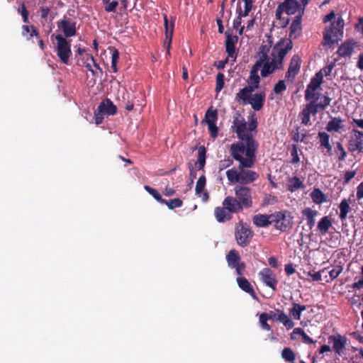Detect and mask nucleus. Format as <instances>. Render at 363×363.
Here are the masks:
<instances>
[{
  "instance_id": "46",
  "label": "nucleus",
  "mask_w": 363,
  "mask_h": 363,
  "mask_svg": "<svg viewBox=\"0 0 363 363\" xmlns=\"http://www.w3.org/2000/svg\"><path fill=\"white\" fill-rule=\"evenodd\" d=\"M106 115L102 110L100 111V106L99 105L97 109L94 112V120L96 125H99L103 123L104 116Z\"/></svg>"
},
{
  "instance_id": "3",
  "label": "nucleus",
  "mask_w": 363,
  "mask_h": 363,
  "mask_svg": "<svg viewBox=\"0 0 363 363\" xmlns=\"http://www.w3.org/2000/svg\"><path fill=\"white\" fill-rule=\"evenodd\" d=\"M235 197L226 196L238 212L252 206V189L247 186H235Z\"/></svg>"
},
{
  "instance_id": "48",
  "label": "nucleus",
  "mask_w": 363,
  "mask_h": 363,
  "mask_svg": "<svg viewBox=\"0 0 363 363\" xmlns=\"http://www.w3.org/2000/svg\"><path fill=\"white\" fill-rule=\"evenodd\" d=\"M106 6H105L104 7V10L106 11V12H108V13H111V12H113V13H115L116 11V8L117 6H118V1H116V0H113V1H109V2L106 3Z\"/></svg>"
},
{
  "instance_id": "23",
  "label": "nucleus",
  "mask_w": 363,
  "mask_h": 363,
  "mask_svg": "<svg viewBox=\"0 0 363 363\" xmlns=\"http://www.w3.org/2000/svg\"><path fill=\"white\" fill-rule=\"evenodd\" d=\"M237 283L239 287L244 291L245 292L249 294L253 298H257L255 291L252 286V284L249 282V281L245 277H238Z\"/></svg>"
},
{
  "instance_id": "33",
  "label": "nucleus",
  "mask_w": 363,
  "mask_h": 363,
  "mask_svg": "<svg viewBox=\"0 0 363 363\" xmlns=\"http://www.w3.org/2000/svg\"><path fill=\"white\" fill-rule=\"evenodd\" d=\"M330 101H331V99L329 98L328 96H323L320 99L319 102H318V101H311L310 103L313 104V106H314L313 108H315L317 110V112H318L319 110H323L327 106H328L330 105Z\"/></svg>"
},
{
  "instance_id": "63",
  "label": "nucleus",
  "mask_w": 363,
  "mask_h": 363,
  "mask_svg": "<svg viewBox=\"0 0 363 363\" xmlns=\"http://www.w3.org/2000/svg\"><path fill=\"white\" fill-rule=\"evenodd\" d=\"M50 11V9L48 7L42 6L40 9V16L42 18L46 19L48 16Z\"/></svg>"
},
{
  "instance_id": "19",
  "label": "nucleus",
  "mask_w": 363,
  "mask_h": 363,
  "mask_svg": "<svg viewBox=\"0 0 363 363\" xmlns=\"http://www.w3.org/2000/svg\"><path fill=\"white\" fill-rule=\"evenodd\" d=\"M276 217L273 225L281 231H286L291 227L290 220L287 218L286 213L277 212L274 213Z\"/></svg>"
},
{
  "instance_id": "51",
  "label": "nucleus",
  "mask_w": 363,
  "mask_h": 363,
  "mask_svg": "<svg viewBox=\"0 0 363 363\" xmlns=\"http://www.w3.org/2000/svg\"><path fill=\"white\" fill-rule=\"evenodd\" d=\"M295 61V57H293L291 58V64L289 66V68L288 69V72L286 73V79L287 80H289L291 77L294 78L295 77V65L294 64V62Z\"/></svg>"
},
{
  "instance_id": "9",
  "label": "nucleus",
  "mask_w": 363,
  "mask_h": 363,
  "mask_svg": "<svg viewBox=\"0 0 363 363\" xmlns=\"http://www.w3.org/2000/svg\"><path fill=\"white\" fill-rule=\"evenodd\" d=\"M295 13V0H284L280 3L276 10V18L282 20L285 26L289 24V16Z\"/></svg>"
},
{
  "instance_id": "52",
  "label": "nucleus",
  "mask_w": 363,
  "mask_h": 363,
  "mask_svg": "<svg viewBox=\"0 0 363 363\" xmlns=\"http://www.w3.org/2000/svg\"><path fill=\"white\" fill-rule=\"evenodd\" d=\"M207 125H208V128L211 136L213 138H216L218 134V128L216 123L211 122V123H207Z\"/></svg>"
},
{
  "instance_id": "8",
  "label": "nucleus",
  "mask_w": 363,
  "mask_h": 363,
  "mask_svg": "<svg viewBox=\"0 0 363 363\" xmlns=\"http://www.w3.org/2000/svg\"><path fill=\"white\" fill-rule=\"evenodd\" d=\"M55 40L57 41V55L62 63L67 65L72 55L71 40H67L61 34L57 35Z\"/></svg>"
},
{
  "instance_id": "18",
  "label": "nucleus",
  "mask_w": 363,
  "mask_h": 363,
  "mask_svg": "<svg viewBox=\"0 0 363 363\" xmlns=\"http://www.w3.org/2000/svg\"><path fill=\"white\" fill-rule=\"evenodd\" d=\"M275 218L276 217L274 216V213L270 215L257 214L253 216L252 221L256 226L265 228L269 225H273Z\"/></svg>"
},
{
  "instance_id": "5",
  "label": "nucleus",
  "mask_w": 363,
  "mask_h": 363,
  "mask_svg": "<svg viewBox=\"0 0 363 363\" xmlns=\"http://www.w3.org/2000/svg\"><path fill=\"white\" fill-rule=\"evenodd\" d=\"M261 82L260 76L252 71H250V74L246 80L247 85L235 95V100L242 101L244 104H247L252 95V92L259 88Z\"/></svg>"
},
{
  "instance_id": "7",
  "label": "nucleus",
  "mask_w": 363,
  "mask_h": 363,
  "mask_svg": "<svg viewBox=\"0 0 363 363\" xmlns=\"http://www.w3.org/2000/svg\"><path fill=\"white\" fill-rule=\"evenodd\" d=\"M254 235V232L246 223L240 222L235 228V237L238 245L242 247L247 246Z\"/></svg>"
},
{
  "instance_id": "58",
  "label": "nucleus",
  "mask_w": 363,
  "mask_h": 363,
  "mask_svg": "<svg viewBox=\"0 0 363 363\" xmlns=\"http://www.w3.org/2000/svg\"><path fill=\"white\" fill-rule=\"evenodd\" d=\"M280 310H277L276 311H269V313H265L267 315V318L268 320H272L274 321H277L278 315L279 314Z\"/></svg>"
},
{
  "instance_id": "13",
  "label": "nucleus",
  "mask_w": 363,
  "mask_h": 363,
  "mask_svg": "<svg viewBox=\"0 0 363 363\" xmlns=\"http://www.w3.org/2000/svg\"><path fill=\"white\" fill-rule=\"evenodd\" d=\"M354 135L348 142V150L353 152H363V132L354 130Z\"/></svg>"
},
{
  "instance_id": "6",
  "label": "nucleus",
  "mask_w": 363,
  "mask_h": 363,
  "mask_svg": "<svg viewBox=\"0 0 363 363\" xmlns=\"http://www.w3.org/2000/svg\"><path fill=\"white\" fill-rule=\"evenodd\" d=\"M222 205L214 210L215 217L219 223L229 221L232 219L233 213H239L227 197L223 201Z\"/></svg>"
},
{
  "instance_id": "40",
  "label": "nucleus",
  "mask_w": 363,
  "mask_h": 363,
  "mask_svg": "<svg viewBox=\"0 0 363 363\" xmlns=\"http://www.w3.org/2000/svg\"><path fill=\"white\" fill-rule=\"evenodd\" d=\"M162 204L167 205L169 209L172 210L175 208L182 207L183 205V201L180 199L176 198L171 199L170 201L166 200V203H162Z\"/></svg>"
},
{
  "instance_id": "4",
  "label": "nucleus",
  "mask_w": 363,
  "mask_h": 363,
  "mask_svg": "<svg viewBox=\"0 0 363 363\" xmlns=\"http://www.w3.org/2000/svg\"><path fill=\"white\" fill-rule=\"evenodd\" d=\"M344 26L342 18L338 16L328 26L325 27L323 33V45H331L341 40L344 34Z\"/></svg>"
},
{
  "instance_id": "32",
  "label": "nucleus",
  "mask_w": 363,
  "mask_h": 363,
  "mask_svg": "<svg viewBox=\"0 0 363 363\" xmlns=\"http://www.w3.org/2000/svg\"><path fill=\"white\" fill-rule=\"evenodd\" d=\"M311 197L316 204H321L327 201L325 195L319 189H315L311 192Z\"/></svg>"
},
{
  "instance_id": "24",
  "label": "nucleus",
  "mask_w": 363,
  "mask_h": 363,
  "mask_svg": "<svg viewBox=\"0 0 363 363\" xmlns=\"http://www.w3.org/2000/svg\"><path fill=\"white\" fill-rule=\"evenodd\" d=\"M99 106L100 111L103 110L104 113H105L108 116H113L117 112L116 106H115L109 99H106L103 100L100 103Z\"/></svg>"
},
{
  "instance_id": "2",
  "label": "nucleus",
  "mask_w": 363,
  "mask_h": 363,
  "mask_svg": "<svg viewBox=\"0 0 363 363\" xmlns=\"http://www.w3.org/2000/svg\"><path fill=\"white\" fill-rule=\"evenodd\" d=\"M273 37L267 35V40L263 41L256 53V62L252 66L250 71L258 74L265 78L276 70L283 69V60L287 52L293 48L291 40L287 38L280 39L273 45Z\"/></svg>"
},
{
  "instance_id": "26",
  "label": "nucleus",
  "mask_w": 363,
  "mask_h": 363,
  "mask_svg": "<svg viewBox=\"0 0 363 363\" xmlns=\"http://www.w3.org/2000/svg\"><path fill=\"white\" fill-rule=\"evenodd\" d=\"M22 30V35L23 37H26L27 40H30L33 37H36L37 38H40V34L34 26H28V25H23L21 27Z\"/></svg>"
},
{
  "instance_id": "1",
  "label": "nucleus",
  "mask_w": 363,
  "mask_h": 363,
  "mask_svg": "<svg viewBox=\"0 0 363 363\" xmlns=\"http://www.w3.org/2000/svg\"><path fill=\"white\" fill-rule=\"evenodd\" d=\"M232 128L238 138L241 140L233 143L230 152L233 158L239 162L238 169L232 168L226 172L228 180L232 184H240L246 186L256 181L257 172L248 169L254 166L256 162V152L258 143L251 133L246 132V122L244 118H235Z\"/></svg>"
},
{
  "instance_id": "56",
  "label": "nucleus",
  "mask_w": 363,
  "mask_h": 363,
  "mask_svg": "<svg viewBox=\"0 0 363 363\" xmlns=\"http://www.w3.org/2000/svg\"><path fill=\"white\" fill-rule=\"evenodd\" d=\"M337 150L340 152V155L338 156V160L340 161L344 160L346 157L347 154H346V152H345L342 145L339 142L337 143Z\"/></svg>"
},
{
  "instance_id": "49",
  "label": "nucleus",
  "mask_w": 363,
  "mask_h": 363,
  "mask_svg": "<svg viewBox=\"0 0 363 363\" xmlns=\"http://www.w3.org/2000/svg\"><path fill=\"white\" fill-rule=\"evenodd\" d=\"M342 267L336 265L333 269L329 271V275L332 280L336 279L342 272Z\"/></svg>"
},
{
  "instance_id": "42",
  "label": "nucleus",
  "mask_w": 363,
  "mask_h": 363,
  "mask_svg": "<svg viewBox=\"0 0 363 363\" xmlns=\"http://www.w3.org/2000/svg\"><path fill=\"white\" fill-rule=\"evenodd\" d=\"M296 335L301 336L303 342L306 344H313L315 343L313 341L301 328H296Z\"/></svg>"
},
{
  "instance_id": "45",
  "label": "nucleus",
  "mask_w": 363,
  "mask_h": 363,
  "mask_svg": "<svg viewBox=\"0 0 363 363\" xmlns=\"http://www.w3.org/2000/svg\"><path fill=\"white\" fill-rule=\"evenodd\" d=\"M318 93L316 91H312L309 89V87L307 86V89L305 91V98L307 101H315L318 100Z\"/></svg>"
},
{
  "instance_id": "17",
  "label": "nucleus",
  "mask_w": 363,
  "mask_h": 363,
  "mask_svg": "<svg viewBox=\"0 0 363 363\" xmlns=\"http://www.w3.org/2000/svg\"><path fill=\"white\" fill-rule=\"evenodd\" d=\"M259 276L261 277L262 281L269 287H270L274 291L276 290V286L277 284V280L275 278V276L273 272L269 268H264L260 272Z\"/></svg>"
},
{
  "instance_id": "57",
  "label": "nucleus",
  "mask_w": 363,
  "mask_h": 363,
  "mask_svg": "<svg viewBox=\"0 0 363 363\" xmlns=\"http://www.w3.org/2000/svg\"><path fill=\"white\" fill-rule=\"evenodd\" d=\"M245 268L246 265L243 262L237 264L236 267H234V269H235L236 274L239 276H242L243 274V272L245 271Z\"/></svg>"
},
{
  "instance_id": "50",
  "label": "nucleus",
  "mask_w": 363,
  "mask_h": 363,
  "mask_svg": "<svg viewBox=\"0 0 363 363\" xmlns=\"http://www.w3.org/2000/svg\"><path fill=\"white\" fill-rule=\"evenodd\" d=\"M277 202V196L272 194H265L263 199V205H273Z\"/></svg>"
},
{
  "instance_id": "21",
  "label": "nucleus",
  "mask_w": 363,
  "mask_h": 363,
  "mask_svg": "<svg viewBox=\"0 0 363 363\" xmlns=\"http://www.w3.org/2000/svg\"><path fill=\"white\" fill-rule=\"evenodd\" d=\"M313 107V104L309 103L299 113L298 117L303 125H309L311 115L315 116L318 113L317 110Z\"/></svg>"
},
{
  "instance_id": "39",
  "label": "nucleus",
  "mask_w": 363,
  "mask_h": 363,
  "mask_svg": "<svg viewBox=\"0 0 363 363\" xmlns=\"http://www.w3.org/2000/svg\"><path fill=\"white\" fill-rule=\"evenodd\" d=\"M206 177L204 175L201 176L196 184L195 192L196 194L200 196L206 186Z\"/></svg>"
},
{
  "instance_id": "61",
  "label": "nucleus",
  "mask_w": 363,
  "mask_h": 363,
  "mask_svg": "<svg viewBox=\"0 0 363 363\" xmlns=\"http://www.w3.org/2000/svg\"><path fill=\"white\" fill-rule=\"evenodd\" d=\"M228 58H226L224 60L216 61L214 62V66L216 67H217L218 69H224V67H225V65L228 63Z\"/></svg>"
},
{
  "instance_id": "43",
  "label": "nucleus",
  "mask_w": 363,
  "mask_h": 363,
  "mask_svg": "<svg viewBox=\"0 0 363 363\" xmlns=\"http://www.w3.org/2000/svg\"><path fill=\"white\" fill-rule=\"evenodd\" d=\"M18 13L21 15L23 23H29V18H28L29 12L27 10L24 3H22L21 4V7L18 9Z\"/></svg>"
},
{
  "instance_id": "12",
  "label": "nucleus",
  "mask_w": 363,
  "mask_h": 363,
  "mask_svg": "<svg viewBox=\"0 0 363 363\" xmlns=\"http://www.w3.org/2000/svg\"><path fill=\"white\" fill-rule=\"evenodd\" d=\"M328 342L333 344V349L339 356H342L347 343V338L340 334L332 335L328 337Z\"/></svg>"
},
{
  "instance_id": "59",
  "label": "nucleus",
  "mask_w": 363,
  "mask_h": 363,
  "mask_svg": "<svg viewBox=\"0 0 363 363\" xmlns=\"http://www.w3.org/2000/svg\"><path fill=\"white\" fill-rule=\"evenodd\" d=\"M286 189L291 192L295 191V177L289 178L288 183L286 184Z\"/></svg>"
},
{
  "instance_id": "64",
  "label": "nucleus",
  "mask_w": 363,
  "mask_h": 363,
  "mask_svg": "<svg viewBox=\"0 0 363 363\" xmlns=\"http://www.w3.org/2000/svg\"><path fill=\"white\" fill-rule=\"evenodd\" d=\"M355 28L363 35V17L359 18L358 23L355 26Z\"/></svg>"
},
{
  "instance_id": "60",
  "label": "nucleus",
  "mask_w": 363,
  "mask_h": 363,
  "mask_svg": "<svg viewBox=\"0 0 363 363\" xmlns=\"http://www.w3.org/2000/svg\"><path fill=\"white\" fill-rule=\"evenodd\" d=\"M334 63H330L320 71L323 73V74H324L325 76H328L330 74L333 69L334 68Z\"/></svg>"
},
{
  "instance_id": "41",
  "label": "nucleus",
  "mask_w": 363,
  "mask_h": 363,
  "mask_svg": "<svg viewBox=\"0 0 363 363\" xmlns=\"http://www.w3.org/2000/svg\"><path fill=\"white\" fill-rule=\"evenodd\" d=\"M225 76L223 73L219 72L216 75V85L215 90L217 93L220 92L224 86Z\"/></svg>"
},
{
  "instance_id": "55",
  "label": "nucleus",
  "mask_w": 363,
  "mask_h": 363,
  "mask_svg": "<svg viewBox=\"0 0 363 363\" xmlns=\"http://www.w3.org/2000/svg\"><path fill=\"white\" fill-rule=\"evenodd\" d=\"M257 118L254 116H252L251 120L249 123L248 130H247V128L246 127V132L250 133L252 135V131L255 130L257 128Z\"/></svg>"
},
{
  "instance_id": "31",
  "label": "nucleus",
  "mask_w": 363,
  "mask_h": 363,
  "mask_svg": "<svg viewBox=\"0 0 363 363\" xmlns=\"http://www.w3.org/2000/svg\"><path fill=\"white\" fill-rule=\"evenodd\" d=\"M323 74L321 71L318 72L315 76L311 79L308 86L310 90L316 91L320 86L323 82Z\"/></svg>"
},
{
  "instance_id": "53",
  "label": "nucleus",
  "mask_w": 363,
  "mask_h": 363,
  "mask_svg": "<svg viewBox=\"0 0 363 363\" xmlns=\"http://www.w3.org/2000/svg\"><path fill=\"white\" fill-rule=\"evenodd\" d=\"M268 320L267 318V315L266 313H262L260 315H259V322H260V324H261V326L262 328L264 329V330H270L271 329V327L270 325L267 323Z\"/></svg>"
},
{
  "instance_id": "44",
  "label": "nucleus",
  "mask_w": 363,
  "mask_h": 363,
  "mask_svg": "<svg viewBox=\"0 0 363 363\" xmlns=\"http://www.w3.org/2000/svg\"><path fill=\"white\" fill-rule=\"evenodd\" d=\"M233 163V161L230 157L223 159L218 162V168L219 172H221L226 168L230 167Z\"/></svg>"
},
{
  "instance_id": "35",
  "label": "nucleus",
  "mask_w": 363,
  "mask_h": 363,
  "mask_svg": "<svg viewBox=\"0 0 363 363\" xmlns=\"http://www.w3.org/2000/svg\"><path fill=\"white\" fill-rule=\"evenodd\" d=\"M318 138L320 146L326 148L328 152L331 151L332 147L330 144V135L325 132H319Z\"/></svg>"
},
{
  "instance_id": "36",
  "label": "nucleus",
  "mask_w": 363,
  "mask_h": 363,
  "mask_svg": "<svg viewBox=\"0 0 363 363\" xmlns=\"http://www.w3.org/2000/svg\"><path fill=\"white\" fill-rule=\"evenodd\" d=\"M277 321L282 323L288 330L294 327V322L281 311H279Z\"/></svg>"
},
{
  "instance_id": "29",
  "label": "nucleus",
  "mask_w": 363,
  "mask_h": 363,
  "mask_svg": "<svg viewBox=\"0 0 363 363\" xmlns=\"http://www.w3.org/2000/svg\"><path fill=\"white\" fill-rule=\"evenodd\" d=\"M302 6L298 4V2L296 1V13H298V16H296V36L298 35V31L301 30V18L304 11V7L308 4V0H301Z\"/></svg>"
},
{
  "instance_id": "14",
  "label": "nucleus",
  "mask_w": 363,
  "mask_h": 363,
  "mask_svg": "<svg viewBox=\"0 0 363 363\" xmlns=\"http://www.w3.org/2000/svg\"><path fill=\"white\" fill-rule=\"evenodd\" d=\"M225 52H227L228 57L235 58L237 56L235 51V44L238 41V37L237 35H233L232 32L230 30H226L225 32Z\"/></svg>"
},
{
  "instance_id": "11",
  "label": "nucleus",
  "mask_w": 363,
  "mask_h": 363,
  "mask_svg": "<svg viewBox=\"0 0 363 363\" xmlns=\"http://www.w3.org/2000/svg\"><path fill=\"white\" fill-rule=\"evenodd\" d=\"M57 27L60 29L66 39L76 35L77 28L76 22L73 21L71 18L64 16L60 21L57 23Z\"/></svg>"
},
{
  "instance_id": "20",
  "label": "nucleus",
  "mask_w": 363,
  "mask_h": 363,
  "mask_svg": "<svg viewBox=\"0 0 363 363\" xmlns=\"http://www.w3.org/2000/svg\"><path fill=\"white\" fill-rule=\"evenodd\" d=\"M354 195L351 194L348 199H343L341 202L339 204V209H340V213H339V218L342 221H344L346 220L347 217V214L351 211V207L350 206V203L354 201Z\"/></svg>"
},
{
  "instance_id": "15",
  "label": "nucleus",
  "mask_w": 363,
  "mask_h": 363,
  "mask_svg": "<svg viewBox=\"0 0 363 363\" xmlns=\"http://www.w3.org/2000/svg\"><path fill=\"white\" fill-rule=\"evenodd\" d=\"M357 46V43L354 39H348L340 45L337 53L342 57H350Z\"/></svg>"
},
{
  "instance_id": "27",
  "label": "nucleus",
  "mask_w": 363,
  "mask_h": 363,
  "mask_svg": "<svg viewBox=\"0 0 363 363\" xmlns=\"http://www.w3.org/2000/svg\"><path fill=\"white\" fill-rule=\"evenodd\" d=\"M302 213L306 218L307 225L309 229H312L315 225V217L316 216L318 212L311 209V208H306L302 211Z\"/></svg>"
},
{
  "instance_id": "38",
  "label": "nucleus",
  "mask_w": 363,
  "mask_h": 363,
  "mask_svg": "<svg viewBox=\"0 0 363 363\" xmlns=\"http://www.w3.org/2000/svg\"><path fill=\"white\" fill-rule=\"evenodd\" d=\"M144 189H145V191H147L150 195H152L154 199L155 200H157L158 202H160V203H166V200L162 199V196L160 195V194L158 192L157 190H156L155 189H153L152 188L151 186H148V185H145L144 186Z\"/></svg>"
},
{
  "instance_id": "16",
  "label": "nucleus",
  "mask_w": 363,
  "mask_h": 363,
  "mask_svg": "<svg viewBox=\"0 0 363 363\" xmlns=\"http://www.w3.org/2000/svg\"><path fill=\"white\" fill-rule=\"evenodd\" d=\"M266 94L264 91L255 93L252 95L247 104H250L255 111H260L265 102Z\"/></svg>"
},
{
  "instance_id": "28",
  "label": "nucleus",
  "mask_w": 363,
  "mask_h": 363,
  "mask_svg": "<svg viewBox=\"0 0 363 363\" xmlns=\"http://www.w3.org/2000/svg\"><path fill=\"white\" fill-rule=\"evenodd\" d=\"M206 147L203 145L200 146L198 149V160L195 162V167L199 170L203 169L206 164Z\"/></svg>"
},
{
  "instance_id": "62",
  "label": "nucleus",
  "mask_w": 363,
  "mask_h": 363,
  "mask_svg": "<svg viewBox=\"0 0 363 363\" xmlns=\"http://www.w3.org/2000/svg\"><path fill=\"white\" fill-rule=\"evenodd\" d=\"M356 196L358 200L363 199V181L357 187Z\"/></svg>"
},
{
  "instance_id": "25",
  "label": "nucleus",
  "mask_w": 363,
  "mask_h": 363,
  "mask_svg": "<svg viewBox=\"0 0 363 363\" xmlns=\"http://www.w3.org/2000/svg\"><path fill=\"white\" fill-rule=\"evenodd\" d=\"M226 261L228 265L230 268L234 269L237 264H240L241 262V257L239 252L235 250H231L226 255Z\"/></svg>"
},
{
  "instance_id": "22",
  "label": "nucleus",
  "mask_w": 363,
  "mask_h": 363,
  "mask_svg": "<svg viewBox=\"0 0 363 363\" xmlns=\"http://www.w3.org/2000/svg\"><path fill=\"white\" fill-rule=\"evenodd\" d=\"M344 121L340 117H330V120L328 122L325 130L328 132L339 133L343 129Z\"/></svg>"
},
{
  "instance_id": "54",
  "label": "nucleus",
  "mask_w": 363,
  "mask_h": 363,
  "mask_svg": "<svg viewBox=\"0 0 363 363\" xmlns=\"http://www.w3.org/2000/svg\"><path fill=\"white\" fill-rule=\"evenodd\" d=\"M356 174H357L356 170L347 171L344 174L343 184H348L350 182V180L354 177Z\"/></svg>"
},
{
  "instance_id": "47",
  "label": "nucleus",
  "mask_w": 363,
  "mask_h": 363,
  "mask_svg": "<svg viewBox=\"0 0 363 363\" xmlns=\"http://www.w3.org/2000/svg\"><path fill=\"white\" fill-rule=\"evenodd\" d=\"M286 89V86L285 82L284 80H279L277 84H275L273 91L275 94H279L282 91Z\"/></svg>"
},
{
  "instance_id": "34",
  "label": "nucleus",
  "mask_w": 363,
  "mask_h": 363,
  "mask_svg": "<svg viewBox=\"0 0 363 363\" xmlns=\"http://www.w3.org/2000/svg\"><path fill=\"white\" fill-rule=\"evenodd\" d=\"M218 119V111L216 109H213L210 107L206 112L205 118L201 121L202 123H206V124L211 122L216 123Z\"/></svg>"
},
{
  "instance_id": "37",
  "label": "nucleus",
  "mask_w": 363,
  "mask_h": 363,
  "mask_svg": "<svg viewBox=\"0 0 363 363\" xmlns=\"http://www.w3.org/2000/svg\"><path fill=\"white\" fill-rule=\"evenodd\" d=\"M281 357L288 362L295 363V353L289 347H285L281 351Z\"/></svg>"
},
{
  "instance_id": "10",
  "label": "nucleus",
  "mask_w": 363,
  "mask_h": 363,
  "mask_svg": "<svg viewBox=\"0 0 363 363\" xmlns=\"http://www.w3.org/2000/svg\"><path fill=\"white\" fill-rule=\"evenodd\" d=\"M163 18L165 29V40L164 42V45L167 49V55H169L176 17L170 16L169 18L167 14H163Z\"/></svg>"
},
{
  "instance_id": "30",
  "label": "nucleus",
  "mask_w": 363,
  "mask_h": 363,
  "mask_svg": "<svg viewBox=\"0 0 363 363\" xmlns=\"http://www.w3.org/2000/svg\"><path fill=\"white\" fill-rule=\"evenodd\" d=\"M332 226V222L330 218L325 216L323 217L318 223L317 228L318 230L323 234L325 235L329 228Z\"/></svg>"
}]
</instances>
